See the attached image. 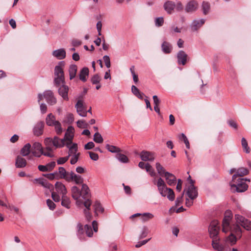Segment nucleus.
Masks as SVG:
<instances>
[{"label":"nucleus","mask_w":251,"mask_h":251,"mask_svg":"<svg viewBox=\"0 0 251 251\" xmlns=\"http://www.w3.org/2000/svg\"><path fill=\"white\" fill-rule=\"evenodd\" d=\"M67 139L64 136L63 139H60L57 136H54L53 138L50 137L46 138L44 140V145L46 150L49 151H52L57 148H61L66 145Z\"/></svg>","instance_id":"1"},{"label":"nucleus","mask_w":251,"mask_h":251,"mask_svg":"<svg viewBox=\"0 0 251 251\" xmlns=\"http://www.w3.org/2000/svg\"><path fill=\"white\" fill-rule=\"evenodd\" d=\"M228 231H230V234L226 239V243L232 246L236 243L237 238L241 237L242 230L238 224H233L232 227H229Z\"/></svg>","instance_id":"2"},{"label":"nucleus","mask_w":251,"mask_h":251,"mask_svg":"<svg viewBox=\"0 0 251 251\" xmlns=\"http://www.w3.org/2000/svg\"><path fill=\"white\" fill-rule=\"evenodd\" d=\"M55 191L51 192V198L55 202H59L60 197L66 195L67 191L64 184L61 182H56L54 185Z\"/></svg>","instance_id":"3"},{"label":"nucleus","mask_w":251,"mask_h":251,"mask_svg":"<svg viewBox=\"0 0 251 251\" xmlns=\"http://www.w3.org/2000/svg\"><path fill=\"white\" fill-rule=\"evenodd\" d=\"M31 153L35 157H40L41 155L52 157L53 156L52 151H49L45 149L44 151L41 144L39 142H35L32 147H31Z\"/></svg>","instance_id":"4"},{"label":"nucleus","mask_w":251,"mask_h":251,"mask_svg":"<svg viewBox=\"0 0 251 251\" xmlns=\"http://www.w3.org/2000/svg\"><path fill=\"white\" fill-rule=\"evenodd\" d=\"M234 183L231 184V188L233 191L237 192H244L248 188V185L245 183L243 178H238L235 180Z\"/></svg>","instance_id":"5"},{"label":"nucleus","mask_w":251,"mask_h":251,"mask_svg":"<svg viewBox=\"0 0 251 251\" xmlns=\"http://www.w3.org/2000/svg\"><path fill=\"white\" fill-rule=\"evenodd\" d=\"M219 223L216 220L212 221L209 225L208 231L210 237L213 239V238H219L218 234L219 232Z\"/></svg>","instance_id":"6"},{"label":"nucleus","mask_w":251,"mask_h":251,"mask_svg":"<svg viewBox=\"0 0 251 251\" xmlns=\"http://www.w3.org/2000/svg\"><path fill=\"white\" fill-rule=\"evenodd\" d=\"M235 219L237 223L240 224L245 229L247 230H251V222L246 219L245 217L239 214L235 215Z\"/></svg>","instance_id":"7"},{"label":"nucleus","mask_w":251,"mask_h":251,"mask_svg":"<svg viewBox=\"0 0 251 251\" xmlns=\"http://www.w3.org/2000/svg\"><path fill=\"white\" fill-rule=\"evenodd\" d=\"M232 218V214L230 211H226L225 213L224 218L223 220V231L226 233L228 232L229 227H232L230 225V221Z\"/></svg>","instance_id":"8"},{"label":"nucleus","mask_w":251,"mask_h":251,"mask_svg":"<svg viewBox=\"0 0 251 251\" xmlns=\"http://www.w3.org/2000/svg\"><path fill=\"white\" fill-rule=\"evenodd\" d=\"M194 181L191 179V184L188 187L186 192V195L189 199L194 200L198 197V192L196 187L194 185Z\"/></svg>","instance_id":"9"},{"label":"nucleus","mask_w":251,"mask_h":251,"mask_svg":"<svg viewBox=\"0 0 251 251\" xmlns=\"http://www.w3.org/2000/svg\"><path fill=\"white\" fill-rule=\"evenodd\" d=\"M67 181H74L76 184H80L83 183V178L80 175H76L73 171H71L68 174Z\"/></svg>","instance_id":"10"},{"label":"nucleus","mask_w":251,"mask_h":251,"mask_svg":"<svg viewBox=\"0 0 251 251\" xmlns=\"http://www.w3.org/2000/svg\"><path fill=\"white\" fill-rule=\"evenodd\" d=\"M44 98L46 99L47 103L50 105H54L56 102L53 93L51 90H47L44 92Z\"/></svg>","instance_id":"11"},{"label":"nucleus","mask_w":251,"mask_h":251,"mask_svg":"<svg viewBox=\"0 0 251 251\" xmlns=\"http://www.w3.org/2000/svg\"><path fill=\"white\" fill-rule=\"evenodd\" d=\"M75 107L76 109L77 113L81 117H86L87 116V110L86 107L83 105L82 100H78Z\"/></svg>","instance_id":"12"},{"label":"nucleus","mask_w":251,"mask_h":251,"mask_svg":"<svg viewBox=\"0 0 251 251\" xmlns=\"http://www.w3.org/2000/svg\"><path fill=\"white\" fill-rule=\"evenodd\" d=\"M141 159L144 161H152L155 158L154 153L146 151H143L140 153Z\"/></svg>","instance_id":"13"},{"label":"nucleus","mask_w":251,"mask_h":251,"mask_svg":"<svg viewBox=\"0 0 251 251\" xmlns=\"http://www.w3.org/2000/svg\"><path fill=\"white\" fill-rule=\"evenodd\" d=\"M32 182L35 184H39L43 187L49 189H52L53 188V186L52 184L49 183L46 179L42 177L35 178L32 180Z\"/></svg>","instance_id":"14"},{"label":"nucleus","mask_w":251,"mask_h":251,"mask_svg":"<svg viewBox=\"0 0 251 251\" xmlns=\"http://www.w3.org/2000/svg\"><path fill=\"white\" fill-rule=\"evenodd\" d=\"M69 88L68 86L65 84L62 85L59 87L58 90L59 95L62 97L65 100H68V92Z\"/></svg>","instance_id":"15"},{"label":"nucleus","mask_w":251,"mask_h":251,"mask_svg":"<svg viewBox=\"0 0 251 251\" xmlns=\"http://www.w3.org/2000/svg\"><path fill=\"white\" fill-rule=\"evenodd\" d=\"M72 196L73 199L76 201V203L77 205H80L82 201L78 200L79 198L81 196L80 191L76 186H73L72 188Z\"/></svg>","instance_id":"16"},{"label":"nucleus","mask_w":251,"mask_h":251,"mask_svg":"<svg viewBox=\"0 0 251 251\" xmlns=\"http://www.w3.org/2000/svg\"><path fill=\"white\" fill-rule=\"evenodd\" d=\"M65 63L64 61H60L58 64L55 67L54 75L55 76H64L63 68L65 66Z\"/></svg>","instance_id":"17"},{"label":"nucleus","mask_w":251,"mask_h":251,"mask_svg":"<svg viewBox=\"0 0 251 251\" xmlns=\"http://www.w3.org/2000/svg\"><path fill=\"white\" fill-rule=\"evenodd\" d=\"M249 173V171L247 168L244 167L239 168L237 169L236 174L232 176V181L235 182L236 179L239 178V176L247 175Z\"/></svg>","instance_id":"18"},{"label":"nucleus","mask_w":251,"mask_h":251,"mask_svg":"<svg viewBox=\"0 0 251 251\" xmlns=\"http://www.w3.org/2000/svg\"><path fill=\"white\" fill-rule=\"evenodd\" d=\"M187 54L183 50H179L177 54V62L179 65L186 64Z\"/></svg>","instance_id":"19"},{"label":"nucleus","mask_w":251,"mask_h":251,"mask_svg":"<svg viewBox=\"0 0 251 251\" xmlns=\"http://www.w3.org/2000/svg\"><path fill=\"white\" fill-rule=\"evenodd\" d=\"M44 127V123L43 121L38 122L33 128V133L37 136L41 135L43 133Z\"/></svg>","instance_id":"20"},{"label":"nucleus","mask_w":251,"mask_h":251,"mask_svg":"<svg viewBox=\"0 0 251 251\" xmlns=\"http://www.w3.org/2000/svg\"><path fill=\"white\" fill-rule=\"evenodd\" d=\"M153 183L154 184H156L157 186L158 187V190L160 193V194H164V193H163V191L165 189L167 190V186L165 184L164 180L161 178L159 177L157 182L156 183L155 180H153Z\"/></svg>","instance_id":"21"},{"label":"nucleus","mask_w":251,"mask_h":251,"mask_svg":"<svg viewBox=\"0 0 251 251\" xmlns=\"http://www.w3.org/2000/svg\"><path fill=\"white\" fill-rule=\"evenodd\" d=\"M52 55L59 60L64 59L66 57V51L64 49H60L53 50Z\"/></svg>","instance_id":"22"},{"label":"nucleus","mask_w":251,"mask_h":251,"mask_svg":"<svg viewBox=\"0 0 251 251\" xmlns=\"http://www.w3.org/2000/svg\"><path fill=\"white\" fill-rule=\"evenodd\" d=\"M205 23V20L201 19L200 20H194L191 25V29L193 31H196L200 28Z\"/></svg>","instance_id":"23"},{"label":"nucleus","mask_w":251,"mask_h":251,"mask_svg":"<svg viewBox=\"0 0 251 251\" xmlns=\"http://www.w3.org/2000/svg\"><path fill=\"white\" fill-rule=\"evenodd\" d=\"M163 7L168 13L171 14L176 7V4L174 1L168 0L164 3Z\"/></svg>","instance_id":"24"},{"label":"nucleus","mask_w":251,"mask_h":251,"mask_svg":"<svg viewBox=\"0 0 251 251\" xmlns=\"http://www.w3.org/2000/svg\"><path fill=\"white\" fill-rule=\"evenodd\" d=\"M198 3L192 0L189 2L185 7V10L187 12H192L196 11L198 8Z\"/></svg>","instance_id":"25"},{"label":"nucleus","mask_w":251,"mask_h":251,"mask_svg":"<svg viewBox=\"0 0 251 251\" xmlns=\"http://www.w3.org/2000/svg\"><path fill=\"white\" fill-rule=\"evenodd\" d=\"M26 160L20 155H18L16 159L15 166L17 168H22L26 166Z\"/></svg>","instance_id":"26"},{"label":"nucleus","mask_w":251,"mask_h":251,"mask_svg":"<svg viewBox=\"0 0 251 251\" xmlns=\"http://www.w3.org/2000/svg\"><path fill=\"white\" fill-rule=\"evenodd\" d=\"M89 73V69L87 67H83L80 71L79 74V78L83 82L87 80V77Z\"/></svg>","instance_id":"27"},{"label":"nucleus","mask_w":251,"mask_h":251,"mask_svg":"<svg viewBox=\"0 0 251 251\" xmlns=\"http://www.w3.org/2000/svg\"><path fill=\"white\" fill-rule=\"evenodd\" d=\"M165 177L167 180L168 184L170 186L174 185L176 182V177L172 174L167 172L165 173Z\"/></svg>","instance_id":"28"},{"label":"nucleus","mask_w":251,"mask_h":251,"mask_svg":"<svg viewBox=\"0 0 251 251\" xmlns=\"http://www.w3.org/2000/svg\"><path fill=\"white\" fill-rule=\"evenodd\" d=\"M89 192L90 190L88 186L85 184H83L80 191L81 196L82 198L84 199L89 198L90 195Z\"/></svg>","instance_id":"29"},{"label":"nucleus","mask_w":251,"mask_h":251,"mask_svg":"<svg viewBox=\"0 0 251 251\" xmlns=\"http://www.w3.org/2000/svg\"><path fill=\"white\" fill-rule=\"evenodd\" d=\"M220 240V238H213L212 239V247L213 248L218 251H223L224 250L225 247L222 245L220 244L219 242Z\"/></svg>","instance_id":"30"},{"label":"nucleus","mask_w":251,"mask_h":251,"mask_svg":"<svg viewBox=\"0 0 251 251\" xmlns=\"http://www.w3.org/2000/svg\"><path fill=\"white\" fill-rule=\"evenodd\" d=\"M161 49L164 53L169 54L172 52V46L170 43L164 41L161 45Z\"/></svg>","instance_id":"31"},{"label":"nucleus","mask_w":251,"mask_h":251,"mask_svg":"<svg viewBox=\"0 0 251 251\" xmlns=\"http://www.w3.org/2000/svg\"><path fill=\"white\" fill-rule=\"evenodd\" d=\"M77 70V67L76 65L71 64L70 65L68 71L70 80L74 79L75 77Z\"/></svg>","instance_id":"32"},{"label":"nucleus","mask_w":251,"mask_h":251,"mask_svg":"<svg viewBox=\"0 0 251 251\" xmlns=\"http://www.w3.org/2000/svg\"><path fill=\"white\" fill-rule=\"evenodd\" d=\"M57 121L56 120L55 116L52 113L49 114L46 118V122L48 126H53Z\"/></svg>","instance_id":"33"},{"label":"nucleus","mask_w":251,"mask_h":251,"mask_svg":"<svg viewBox=\"0 0 251 251\" xmlns=\"http://www.w3.org/2000/svg\"><path fill=\"white\" fill-rule=\"evenodd\" d=\"M30 152H31V145L29 143L26 144L20 151V153L23 156H27Z\"/></svg>","instance_id":"34"},{"label":"nucleus","mask_w":251,"mask_h":251,"mask_svg":"<svg viewBox=\"0 0 251 251\" xmlns=\"http://www.w3.org/2000/svg\"><path fill=\"white\" fill-rule=\"evenodd\" d=\"M70 172H67L65 169L62 167H60L58 168V174L59 178L64 179L67 181L68 177V174Z\"/></svg>","instance_id":"35"},{"label":"nucleus","mask_w":251,"mask_h":251,"mask_svg":"<svg viewBox=\"0 0 251 251\" xmlns=\"http://www.w3.org/2000/svg\"><path fill=\"white\" fill-rule=\"evenodd\" d=\"M77 235L80 240L84 239V230L83 227V225L78 223L77 225Z\"/></svg>","instance_id":"36"},{"label":"nucleus","mask_w":251,"mask_h":251,"mask_svg":"<svg viewBox=\"0 0 251 251\" xmlns=\"http://www.w3.org/2000/svg\"><path fill=\"white\" fill-rule=\"evenodd\" d=\"M61 205L68 209L70 208L71 201L70 198L66 195L61 197Z\"/></svg>","instance_id":"37"},{"label":"nucleus","mask_w":251,"mask_h":251,"mask_svg":"<svg viewBox=\"0 0 251 251\" xmlns=\"http://www.w3.org/2000/svg\"><path fill=\"white\" fill-rule=\"evenodd\" d=\"M54 82L57 87L65 84V76L62 75L61 76H55Z\"/></svg>","instance_id":"38"},{"label":"nucleus","mask_w":251,"mask_h":251,"mask_svg":"<svg viewBox=\"0 0 251 251\" xmlns=\"http://www.w3.org/2000/svg\"><path fill=\"white\" fill-rule=\"evenodd\" d=\"M155 166L158 174L160 176H165V173L167 172L165 171V168L159 162H157L155 164Z\"/></svg>","instance_id":"39"},{"label":"nucleus","mask_w":251,"mask_h":251,"mask_svg":"<svg viewBox=\"0 0 251 251\" xmlns=\"http://www.w3.org/2000/svg\"><path fill=\"white\" fill-rule=\"evenodd\" d=\"M69 148V154H70V156L72 154H77L76 152L77 151V145L76 143L72 144L70 145H69V147H67Z\"/></svg>","instance_id":"40"},{"label":"nucleus","mask_w":251,"mask_h":251,"mask_svg":"<svg viewBox=\"0 0 251 251\" xmlns=\"http://www.w3.org/2000/svg\"><path fill=\"white\" fill-rule=\"evenodd\" d=\"M93 207H94L95 212L96 214H97L98 212L102 213L104 211V208L98 201H96L95 202Z\"/></svg>","instance_id":"41"},{"label":"nucleus","mask_w":251,"mask_h":251,"mask_svg":"<svg viewBox=\"0 0 251 251\" xmlns=\"http://www.w3.org/2000/svg\"><path fill=\"white\" fill-rule=\"evenodd\" d=\"M106 149L110 152L112 153H119L121 151V149L115 146L110 145L107 144L106 145Z\"/></svg>","instance_id":"42"},{"label":"nucleus","mask_w":251,"mask_h":251,"mask_svg":"<svg viewBox=\"0 0 251 251\" xmlns=\"http://www.w3.org/2000/svg\"><path fill=\"white\" fill-rule=\"evenodd\" d=\"M241 144L244 151L247 153H249L250 152V148L248 146L247 140L244 137L242 138Z\"/></svg>","instance_id":"43"},{"label":"nucleus","mask_w":251,"mask_h":251,"mask_svg":"<svg viewBox=\"0 0 251 251\" xmlns=\"http://www.w3.org/2000/svg\"><path fill=\"white\" fill-rule=\"evenodd\" d=\"M116 157L122 163H126L129 161L128 158L126 155L119 152L116 154Z\"/></svg>","instance_id":"44"},{"label":"nucleus","mask_w":251,"mask_h":251,"mask_svg":"<svg viewBox=\"0 0 251 251\" xmlns=\"http://www.w3.org/2000/svg\"><path fill=\"white\" fill-rule=\"evenodd\" d=\"M210 5L208 2L203 1L202 4V9L204 15H207L210 10Z\"/></svg>","instance_id":"45"},{"label":"nucleus","mask_w":251,"mask_h":251,"mask_svg":"<svg viewBox=\"0 0 251 251\" xmlns=\"http://www.w3.org/2000/svg\"><path fill=\"white\" fill-rule=\"evenodd\" d=\"M64 136L65 137V139H67L66 146V147H69V145L72 144V140L73 139L74 135L71 133L66 132Z\"/></svg>","instance_id":"46"},{"label":"nucleus","mask_w":251,"mask_h":251,"mask_svg":"<svg viewBox=\"0 0 251 251\" xmlns=\"http://www.w3.org/2000/svg\"><path fill=\"white\" fill-rule=\"evenodd\" d=\"M53 126H54L56 134L57 135H60L63 132V128H62L61 123L59 121H57Z\"/></svg>","instance_id":"47"},{"label":"nucleus","mask_w":251,"mask_h":251,"mask_svg":"<svg viewBox=\"0 0 251 251\" xmlns=\"http://www.w3.org/2000/svg\"><path fill=\"white\" fill-rule=\"evenodd\" d=\"M93 140L97 143H102L103 141V139L101 134L97 132L94 135Z\"/></svg>","instance_id":"48"},{"label":"nucleus","mask_w":251,"mask_h":251,"mask_svg":"<svg viewBox=\"0 0 251 251\" xmlns=\"http://www.w3.org/2000/svg\"><path fill=\"white\" fill-rule=\"evenodd\" d=\"M84 230L86 234L89 237H92L93 235V232L92 229V227L90 225H85L84 226Z\"/></svg>","instance_id":"49"},{"label":"nucleus","mask_w":251,"mask_h":251,"mask_svg":"<svg viewBox=\"0 0 251 251\" xmlns=\"http://www.w3.org/2000/svg\"><path fill=\"white\" fill-rule=\"evenodd\" d=\"M101 79L100 76L99 75L96 74L91 77V82L93 84H98L100 82Z\"/></svg>","instance_id":"50"},{"label":"nucleus","mask_w":251,"mask_h":251,"mask_svg":"<svg viewBox=\"0 0 251 251\" xmlns=\"http://www.w3.org/2000/svg\"><path fill=\"white\" fill-rule=\"evenodd\" d=\"M149 233V229L147 226H144L142 228L141 234L139 235V238L142 239L146 237Z\"/></svg>","instance_id":"51"},{"label":"nucleus","mask_w":251,"mask_h":251,"mask_svg":"<svg viewBox=\"0 0 251 251\" xmlns=\"http://www.w3.org/2000/svg\"><path fill=\"white\" fill-rule=\"evenodd\" d=\"M135 67L134 66H132L130 68V72L133 76V80L135 83H137L138 82V75H136L135 73Z\"/></svg>","instance_id":"52"},{"label":"nucleus","mask_w":251,"mask_h":251,"mask_svg":"<svg viewBox=\"0 0 251 251\" xmlns=\"http://www.w3.org/2000/svg\"><path fill=\"white\" fill-rule=\"evenodd\" d=\"M142 220L143 222H146L153 217V215L150 213H144L142 214Z\"/></svg>","instance_id":"53"},{"label":"nucleus","mask_w":251,"mask_h":251,"mask_svg":"<svg viewBox=\"0 0 251 251\" xmlns=\"http://www.w3.org/2000/svg\"><path fill=\"white\" fill-rule=\"evenodd\" d=\"M70 156V154H68V155L66 157L59 158L57 160V164L61 165L64 164L68 161Z\"/></svg>","instance_id":"54"},{"label":"nucleus","mask_w":251,"mask_h":251,"mask_svg":"<svg viewBox=\"0 0 251 251\" xmlns=\"http://www.w3.org/2000/svg\"><path fill=\"white\" fill-rule=\"evenodd\" d=\"M164 23V19L163 17H158L155 19V24L157 27H160L163 25Z\"/></svg>","instance_id":"55"},{"label":"nucleus","mask_w":251,"mask_h":251,"mask_svg":"<svg viewBox=\"0 0 251 251\" xmlns=\"http://www.w3.org/2000/svg\"><path fill=\"white\" fill-rule=\"evenodd\" d=\"M168 199L171 201H173L175 199V193L172 189H168V192L167 196Z\"/></svg>","instance_id":"56"},{"label":"nucleus","mask_w":251,"mask_h":251,"mask_svg":"<svg viewBox=\"0 0 251 251\" xmlns=\"http://www.w3.org/2000/svg\"><path fill=\"white\" fill-rule=\"evenodd\" d=\"M47 204L49 207V209L51 210H53L55 208V204L54 203L53 201H52L50 199H48L47 200Z\"/></svg>","instance_id":"57"},{"label":"nucleus","mask_w":251,"mask_h":251,"mask_svg":"<svg viewBox=\"0 0 251 251\" xmlns=\"http://www.w3.org/2000/svg\"><path fill=\"white\" fill-rule=\"evenodd\" d=\"M184 192H185V190H184V191L183 192V193L181 194V195L178 197L176 200V206H179L182 203V201H183V195H184Z\"/></svg>","instance_id":"58"},{"label":"nucleus","mask_w":251,"mask_h":251,"mask_svg":"<svg viewBox=\"0 0 251 251\" xmlns=\"http://www.w3.org/2000/svg\"><path fill=\"white\" fill-rule=\"evenodd\" d=\"M79 154H80L79 153H77V154H72L73 156L72 157V158L71 159V161H70V163L71 164L74 165V164H75L77 162Z\"/></svg>","instance_id":"59"},{"label":"nucleus","mask_w":251,"mask_h":251,"mask_svg":"<svg viewBox=\"0 0 251 251\" xmlns=\"http://www.w3.org/2000/svg\"><path fill=\"white\" fill-rule=\"evenodd\" d=\"M56 166V162L55 161H52L48 163L46 165L48 172L51 171Z\"/></svg>","instance_id":"60"},{"label":"nucleus","mask_w":251,"mask_h":251,"mask_svg":"<svg viewBox=\"0 0 251 251\" xmlns=\"http://www.w3.org/2000/svg\"><path fill=\"white\" fill-rule=\"evenodd\" d=\"M103 61L105 63V66L107 68H109L110 67V59L108 55H104L103 57Z\"/></svg>","instance_id":"61"},{"label":"nucleus","mask_w":251,"mask_h":251,"mask_svg":"<svg viewBox=\"0 0 251 251\" xmlns=\"http://www.w3.org/2000/svg\"><path fill=\"white\" fill-rule=\"evenodd\" d=\"M88 153L89 154L90 157L92 160L97 161L99 159V155L97 153L92 151H89Z\"/></svg>","instance_id":"62"},{"label":"nucleus","mask_w":251,"mask_h":251,"mask_svg":"<svg viewBox=\"0 0 251 251\" xmlns=\"http://www.w3.org/2000/svg\"><path fill=\"white\" fill-rule=\"evenodd\" d=\"M86 201L83 202V204L84 206L86 207V209L87 210H89L90 209V206L91 205V201L89 199V198H87L85 199Z\"/></svg>","instance_id":"63"},{"label":"nucleus","mask_w":251,"mask_h":251,"mask_svg":"<svg viewBox=\"0 0 251 251\" xmlns=\"http://www.w3.org/2000/svg\"><path fill=\"white\" fill-rule=\"evenodd\" d=\"M229 126L235 129H237L238 128V125L237 123L233 120H230L228 121L227 122Z\"/></svg>","instance_id":"64"}]
</instances>
